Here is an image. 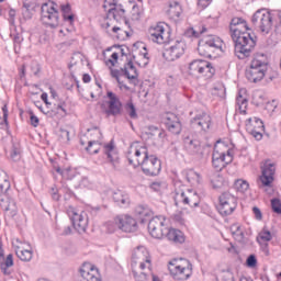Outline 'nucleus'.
<instances>
[{
	"mask_svg": "<svg viewBox=\"0 0 281 281\" xmlns=\"http://www.w3.org/2000/svg\"><path fill=\"white\" fill-rule=\"evenodd\" d=\"M121 72H122V70L111 68V76H112V78H115V80L119 82V85H122V82L120 81Z\"/></svg>",
	"mask_w": 281,
	"mask_h": 281,
	"instance_id": "nucleus-56",
	"label": "nucleus"
},
{
	"mask_svg": "<svg viewBox=\"0 0 281 281\" xmlns=\"http://www.w3.org/2000/svg\"><path fill=\"white\" fill-rule=\"evenodd\" d=\"M181 4H179V2L170 3L167 10L169 19H179V16H181Z\"/></svg>",
	"mask_w": 281,
	"mask_h": 281,
	"instance_id": "nucleus-35",
	"label": "nucleus"
},
{
	"mask_svg": "<svg viewBox=\"0 0 281 281\" xmlns=\"http://www.w3.org/2000/svg\"><path fill=\"white\" fill-rule=\"evenodd\" d=\"M149 41L153 43H158V45H164L165 43H170V31H166L165 23H158L148 31Z\"/></svg>",
	"mask_w": 281,
	"mask_h": 281,
	"instance_id": "nucleus-12",
	"label": "nucleus"
},
{
	"mask_svg": "<svg viewBox=\"0 0 281 281\" xmlns=\"http://www.w3.org/2000/svg\"><path fill=\"white\" fill-rule=\"evenodd\" d=\"M211 183L215 190L221 188V186H223V177H221V175H216L215 178L211 180Z\"/></svg>",
	"mask_w": 281,
	"mask_h": 281,
	"instance_id": "nucleus-48",
	"label": "nucleus"
},
{
	"mask_svg": "<svg viewBox=\"0 0 281 281\" xmlns=\"http://www.w3.org/2000/svg\"><path fill=\"white\" fill-rule=\"evenodd\" d=\"M272 238L273 236L271 235V232H269L267 227H263L257 237V243H269Z\"/></svg>",
	"mask_w": 281,
	"mask_h": 281,
	"instance_id": "nucleus-40",
	"label": "nucleus"
},
{
	"mask_svg": "<svg viewBox=\"0 0 281 281\" xmlns=\"http://www.w3.org/2000/svg\"><path fill=\"white\" fill-rule=\"evenodd\" d=\"M135 214L139 216L140 223H146V218L153 216V211L148 206L139 204L135 209Z\"/></svg>",
	"mask_w": 281,
	"mask_h": 281,
	"instance_id": "nucleus-33",
	"label": "nucleus"
},
{
	"mask_svg": "<svg viewBox=\"0 0 281 281\" xmlns=\"http://www.w3.org/2000/svg\"><path fill=\"white\" fill-rule=\"evenodd\" d=\"M166 127L168 128L169 133H172V135H180L182 131L181 121L179 117L175 114H168L166 117Z\"/></svg>",
	"mask_w": 281,
	"mask_h": 281,
	"instance_id": "nucleus-23",
	"label": "nucleus"
},
{
	"mask_svg": "<svg viewBox=\"0 0 281 281\" xmlns=\"http://www.w3.org/2000/svg\"><path fill=\"white\" fill-rule=\"evenodd\" d=\"M148 148L146 146L139 145V143H133L127 150V160L131 166L137 168L144 165L149 158Z\"/></svg>",
	"mask_w": 281,
	"mask_h": 281,
	"instance_id": "nucleus-7",
	"label": "nucleus"
},
{
	"mask_svg": "<svg viewBox=\"0 0 281 281\" xmlns=\"http://www.w3.org/2000/svg\"><path fill=\"white\" fill-rule=\"evenodd\" d=\"M9 23L10 25H14V18L16 16V11L14 9H10L9 11Z\"/></svg>",
	"mask_w": 281,
	"mask_h": 281,
	"instance_id": "nucleus-59",
	"label": "nucleus"
},
{
	"mask_svg": "<svg viewBox=\"0 0 281 281\" xmlns=\"http://www.w3.org/2000/svg\"><path fill=\"white\" fill-rule=\"evenodd\" d=\"M55 171L60 175L61 177H67L69 169L63 170L60 167H55Z\"/></svg>",
	"mask_w": 281,
	"mask_h": 281,
	"instance_id": "nucleus-62",
	"label": "nucleus"
},
{
	"mask_svg": "<svg viewBox=\"0 0 281 281\" xmlns=\"http://www.w3.org/2000/svg\"><path fill=\"white\" fill-rule=\"evenodd\" d=\"M67 214L78 234H85L89 227V215L85 211H79L74 206L67 209Z\"/></svg>",
	"mask_w": 281,
	"mask_h": 281,
	"instance_id": "nucleus-9",
	"label": "nucleus"
},
{
	"mask_svg": "<svg viewBox=\"0 0 281 281\" xmlns=\"http://www.w3.org/2000/svg\"><path fill=\"white\" fill-rule=\"evenodd\" d=\"M132 276L135 281H148L153 276V262L145 247L134 250L132 257Z\"/></svg>",
	"mask_w": 281,
	"mask_h": 281,
	"instance_id": "nucleus-2",
	"label": "nucleus"
},
{
	"mask_svg": "<svg viewBox=\"0 0 281 281\" xmlns=\"http://www.w3.org/2000/svg\"><path fill=\"white\" fill-rule=\"evenodd\" d=\"M80 273L86 281H100V273L91 263H83L80 268Z\"/></svg>",
	"mask_w": 281,
	"mask_h": 281,
	"instance_id": "nucleus-24",
	"label": "nucleus"
},
{
	"mask_svg": "<svg viewBox=\"0 0 281 281\" xmlns=\"http://www.w3.org/2000/svg\"><path fill=\"white\" fill-rule=\"evenodd\" d=\"M15 254L18 258L22 260V262H30V260H32V257L34 256V252L32 251V249H26L21 247H18L15 249Z\"/></svg>",
	"mask_w": 281,
	"mask_h": 281,
	"instance_id": "nucleus-34",
	"label": "nucleus"
},
{
	"mask_svg": "<svg viewBox=\"0 0 281 281\" xmlns=\"http://www.w3.org/2000/svg\"><path fill=\"white\" fill-rule=\"evenodd\" d=\"M246 265H247V267H250V269H254V267H256V265H258V259H256V255L248 256V258L246 260Z\"/></svg>",
	"mask_w": 281,
	"mask_h": 281,
	"instance_id": "nucleus-49",
	"label": "nucleus"
},
{
	"mask_svg": "<svg viewBox=\"0 0 281 281\" xmlns=\"http://www.w3.org/2000/svg\"><path fill=\"white\" fill-rule=\"evenodd\" d=\"M168 269L173 280L186 281L192 276V263L188 259H173Z\"/></svg>",
	"mask_w": 281,
	"mask_h": 281,
	"instance_id": "nucleus-4",
	"label": "nucleus"
},
{
	"mask_svg": "<svg viewBox=\"0 0 281 281\" xmlns=\"http://www.w3.org/2000/svg\"><path fill=\"white\" fill-rule=\"evenodd\" d=\"M132 16L134 21H139V5L134 4L132 8Z\"/></svg>",
	"mask_w": 281,
	"mask_h": 281,
	"instance_id": "nucleus-53",
	"label": "nucleus"
},
{
	"mask_svg": "<svg viewBox=\"0 0 281 281\" xmlns=\"http://www.w3.org/2000/svg\"><path fill=\"white\" fill-rule=\"evenodd\" d=\"M114 223L122 232H137V221L130 215H117Z\"/></svg>",
	"mask_w": 281,
	"mask_h": 281,
	"instance_id": "nucleus-18",
	"label": "nucleus"
},
{
	"mask_svg": "<svg viewBox=\"0 0 281 281\" xmlns=\"http://www.w3.org/2000/svg\"><path fill=\"white\" fill-rule=\"evenodd\" d=\"M221 281H234V273H232L231 271L222 272Z\"/></svg>",
	"mask_w": 281,
	"mask_h": 281,
	"instance_id": "nucleus-51",
	"label": "nucleus"
},
{
	"mask_svg": "<svg viewBox=\"0 0 281 281\" xmlns=\"http://www.w3.org/2000/svg\"><path fill=\"white\" fill-rule=\"evenodd\" d=\"M52 198L54 201H59L60 200V194H58V189H52Z\"/></svg>",
	"mask_w": 281,
	"mask_h": 281,
	"instance_id": "nucleus-64",
	"label": "nucleus"
},
{
	"mask_svg": "<svg viewBox=\"0 0 281 281\" xmlns=\"http://www.w3.org/2000/svg\"><path fill=\"white\" fill-rule=\"evenodd\" d=\"M112 199L114 203L121 207H128V205H131V198H128V194L124 193V191H115Z\"/></svg>",
	"mask_w": 281,
	"mask_h": 281,
	"instance_id": "nucleus-30",
	"label": "nucleus"
},
{
	"mask_svg": "<svg viewBox=\"0 0 281 281\" xmlns=\"http://www.w3.org/2000/svg\"><path fill=\"white\" fill-rule=\"evenodd\" d=\"M186 179L188 183H201V175L196 173L194 170L188 171Z\"/></svg>",
	"mask_w": 281,
	"mask_h": 281,
	"instance_id": "nucleus-42",
	"label": "nucleus"
},
{
	"mask_svg": "<svg viewBox=\"0 0 281 281\" xmlns=\"http://www.w3.org/2000/svg\"><path fill=\"white\" fill-rule=\"evenodd\" d=\"M231 232L235 238V240H238L239 243H241V240H244L245 238V233H243V229L240 228V226L238 225H233L231 227Z\"/></svg>",
	"mask_w": 281,
	"mask_h": 281,
	"instance_id": "nucleus-41",
	"label": "nucleus"
},
{
	"mask_svg": "<svg viewBox=\"0 0 281 281\" xmlns=\"http://www.w3.org/2000/svg\"><path fill=\"white\" fill-rule=\"evenodd\" d=\"M245 90H239L237 98H236V104L239 109V113L241 115H247V104H249V100L247 97L243 95Z\"/></svg>",
	"mask_w": 281,
	"mask_h": 281,
	"instance_id": "nucleus-32",
	"label": "nucleus"
},
{
	"mask_svg": "<svg viewBox=\"0 0 281 281\" xmlns=\"http://www.w3.org/2000/svg\"><path fill=\"white\" fill-rule=\"evenodd\" d=\"M113 143H110L108 145H104L103 147V153L106 154L108 159H110L111 164H115V158H113V155H111V153H113Z\"/></svg>",
	"mask_w": 281,
	"mask_h": 281,
	"instance_id": "nucleus-45",
	"label": "nucleus"
},
{
	"mask_svg": "<svg viewBox=\"0 0 281 281\" xmlns=\"http://www.w3.org/2000/svg\"><path fill=\"white\" fill-rule=\"evenodd\" d=\"M252 214L255 215L256 221L262 220V211L258 206L252 207Z\"/></svg>",
	"mask_w": 281,
	"mask_h": 281,
	"instance_id": "nucleus-54",
	"label": "nucleus"
},
{
	"mask_svg": "<svg viewBox=\"0 0 281 281\" xmlns=\"http://www.w3.org/2000/svg\"><path fill=\"white\" fill-rule=\"evenodd\" d=\"M271 207H272V211L276 214H281V201H280V199H272L271 200Z\"/></svg>",
	"mask_w": 281,
	"mask_h": 281,
	"instance_id": "nucleus-46",
	"label": "nucleus"
},
{
	"mask_svg": "<svg viewBox=\"0 0 281 281\" xmlns=\"http://www.w3.org/2000/svg\"><path fill=\"white\" fill-rule=\"evenodd\" d=\"M251 23L261 34H269L273 30V15L265 9H259L254 13Z\"/></svg>",
	"mask_w": 281,
	"mask_h": 281,
	"instance_id": "nucleus-5",
	"label": "nucleus"
},
{
	"mask_svg": "<svg viewBox=\"0 0 281 281\" xmlns=\"http://www.w3.org/2000/svg\"><path fill=\"white\" fill-rule=\"evenodd\" d=\"M10 157H11L12 161L21 160V145L19 143L12 144Z\"/></svg>",
	"mask_w": 281,
	"mask_h": 281,
	"instance_id": "nucleus-39",
	"label": "nucleus"
},
{
	"mask_svg": "<svg viewBox=\"0 0 281 281\" xmlns=\"http://www.w3.org/2000/svg\"><path fill=\"white\" fill-rule=\"evenodd\" d=\"M111 58L112 59H108L105 61V65H111V67H115V61L117 60V58H120V56L117 55V53H113Z\"/></svg>",
	"mask_w": 281,
	"mask_h": 281,
	"instance_id": "nucleus-55",
	"label": "nucleus"
},
{
	"mask_svg": "<svg viewBox=\"0 0 281 281\" xmlns=\"http://www.w3.org/2000/svg\"><path fill=\"white\" fill-rule=\"evenodd\" d=\"M108 109L105 110L106 115H113L114 117L117 115H122V101L120 98L111 91L108 92Z\"/></svg>",
	"mask_w": 281,
	"mask_h": 281,
	"instance_id": "nucleus-20",
	"label": "nucleus"
},
{
	"mask_svg": "<svg viewBox=\"0 0 281 281\" xmlns=\"http://www.w3.org/2000/svg\"><path fill=\"white\" fill-rule=\"evenodd\" d=\"M166 220L161 216L153 217L148 223V232L153 238L161 239L166 233Z\"/></svg>",
	"mask_w": 281,
	"mask_h": 281,
	"instance_id": "nucleus-16",
	"label": "nucleus"
},
{
	"mask_svg": "<svg viewBox=\"0 0 281 281\" xmlns=\"http://www.w3.org/2000/svg\"><path fill=\"white\" fill-rule=\"evenodd\" d=\"M183 144L184 150H187L189 155H199V153H201V142L199 139L186 137Z\"/></svg>",
	"mask_w": 281,
	"mask_h": 281,
	"instance_id": "nucleus-26",
	"label": "nucleus"
},
{
	"mask_svg": "<svg viewBox=\"0 0 281 281\" xmlns=\"http://www.w3.org/2000/svg\"><path fill=\"white\" fill-rule=\"evenodd\" d=\"M126 11L122 7H110L108 10V19H113L116 23L125 22V25H128V20L125 16Z\"/></svg>",
	"mask_w": 281,
	"mask_h": 281,
	"instance_id": "nucleus-25",
	"label": "nucleus"
},
{
	"mask_svg": "<svg viewBox=\"0 0 281 281\" xmlns=\"http://www.w3.org/2000/svg\"><path fill=\"white\" fill-rule=\"evenodd\" d=\"M54 5V2H46L42 5V21L45 25L53 29L58 27L60 19L58 16V10Z\"/></svg>",
	"mask_w": 281,
	"mask_h": 281,
	"instance_id": "nucleus-10",
	"label": "nucleus"
},
{
	"mask_svg": "<svg viewBox=\"0 0 281 281\" xmlns=\"http://www.w3.org/2000/svg\"><path fill=\"white\" fill-rule=\"evenodd\" d=\"M110 8H122V3L120 2V0H105L104 4H103V9L106 10V7Z\"/></svg>",
	"mask_w": 281,
	"mask_h": 281,
	"instance_id": "nucleus-47",
	"label": "nucleus"
},
{
	"mask_svg": "<svg viewBox=\"0 0 281 281\" xmlns=\"http://www.w3.org/2000/svg\"><path fill=\"white\" fill-rule=\"evenodd\" d=\"M223 46V41L215 35H209L202 38L198 44V52L200 56L204 58H212V54L216 52V49H221Z\"/></svg>",
	"mask_w": 281,
	"mask_h": 281,
	"instance_id": "nucleus-8",
	"label": "nucleus"
},
{
	"mask_svg": "<svg viewBox=\"0 0 281 281\" xmlns=\"http://www.w3.org/2000/svg\"><path fill=\"white\" fill-rule=\"evenodd\" d=\"M216 74V69L207 60L195 59L189 64V76L193 78H205L210 80Z\"/></svg>",
	"mask_w": 281,
	"mask_h": 281,
	"instance_id": "nucleus-6",
	"label": "nucleus"
},
{
	"mask_svg": "<svg viewBox=\"0 0 281 281\" xmlns=\"http://www.w3.org/2000/svg\"><path fill=\"white\" fill-rule=\"evenodd\" d=\"M31 69L34 76H38L41 74V65L40 64H32Z\"/></svg>",
	"mask_w": 281,
	"mask_h": 281,
	"instance_id": "nucleus-60",
	"label": "nucleus"
},
{
	"mask_svg": "<svg viewBox=\"0 0 281 281\" xmlns=\"http://www.w3.org/2000/svg\"><path fill=\"white\" fill-rule=\"evenodd\" d=\"M2 113H3V122L5 126H8V105H3Z\"/></svg>",
	"mask_w": 281,
	"mask_h": 281,
	"instance_id": "nucleus-63",
	"label": "nucleus"
},
{
	"mask_svg": "<svg viewBox=\"0 0 281 281\" xmlns=\"http://www.w3.org/2000/svg\"><path fill=\"white\" fill-rule=\"evenodd\" d=\"M205 32H207V27L205 26H202V29L200 30H194L193 27H190L184 32V36H187L188 38H199V36H201V34H205Z\"/></svg>",
	"mask_w": 281,
	"mask_h": 281,
	"instance_id": "nucleus-38",
	"label": "nucleus"
},
{
	"mask_svg": "<svg viewBox=\"0 0 281 281\" xmlns=\"http://www.w3.org/2000/svg\"><path fill=\"white\" fill-rule=\"evenodd\" d=\"M10 188V179H8L5 172H0V201H5V199H8V191Z\"/></svg>",
	"mask_w": 281,
	"mask_h": 281,
	"instance_id": "nucleus-28",
	"label": "nucleus"
},
{
	"mask_svg": "<svg viewBox=\"0 0 281 281\" xmlns=\"http://www.w3.org/2000/svg\"><path fill=\"white\" fill-rule=\"evenodd\" d=\"M34 10V3L32 0H23L22 14L24 19H32V11Z\"/></svg>",
	"mask_w": 281,
	"mask_h": 281,
	"instance_id": "nucleus-37",
	"label": "nucleus"
},
{
	"mask_svg": "<svg viewBox=\"0 0 281 281\" xmlns=\"http://www.w3.org/2000/svg\"><path fill=\"white\" fill-rule=\"evenodd\" d=\"M191 126L198 128V131L207 132L212 126V116L205 112L198 114L191 120Z\"/></svg>",
	"mask_w": 281,
	"mask_h": 281,
	"instance_id": "nucleus-19",
	"label": "nucleus"
},
{
	"mask_svg": "<svg viewBox=\"0 0 281 281\" xmlns=\"http://www.w3.org/2000/svg\"><path fill=\"white\" fill-rule=\"evenodd\" d=\"M231 36L235 43V55L239 60H245L251 56L254 47H256V35L248 33L249 26L243 18H233L229 24Z\"/></svg>",
	"mask_w": 281,
	"mask_h": 281,
	"instance_id": "nucleus-1",
	"label": "nucleus"
},
{
	"mask_svg": "<svg viewBox=\"0 0 281 281\" xmlns=\"http://www.w3.org/2000/svg\"><path fill=\"white\" fill-rule=\"evenodd\" d=\"M38 116L34 115V113L31 112V124L34 126V128H36V126H38Z\"/></svg>",
	"mask_w": 281,
	"mask_h": 281,
	"instance_id": "nucleus-61",
	"label": "nucleus"
},
{
	"mask_svg": "<svg viewBox=\"0 0 281 281\" xmlns=\"http://www.w3.org/2000/svg\"><path fill=\"white\" fill-rule=\"evenodd\" d=\"M218 212L222 216H229L238 205V200L229 192H224L218 198Z\"/></svg>",
	"mask_w": 281,
	"mask_h": 281,
	"instance_id": "nucleus-11",
	"label": "nucleus"
},
{
	"mask_svg": "<svg viewBox=\"0 0 281 281\" xmlns=\"http://www.w3.org/2000/svg\"><path fill=\"white\" fill-rule=\"evenodd\" d=\"M269 70V57L265 53H256L246 69V78L249 82H260Z\"/></svg>",
	"mask_w": 281,
	"mask_h": 281,
	"instance_id": "nucleus-3",
	"label": "nucleus"
},
{
	"mask_svg": "<svg viewBox=\"0 0 281 281\" xmlns=\"http://www.w3.org/2000/svg\"><path fill=\"white\" fill-rule=\"evenodd\" d=\"M176 205L183 203V205H189L190 207H199L201 203V196L193 189H189L186 192L177 193L175 199Z\"/></svg>",
	"mask_w": 281,
	"mask_h": 281,
	"instance_id": "nucleus-14",
	"label": "nucleus"
},
{
	"mask_svg": "<svg viewBox=\"0 0 281 281\" xmlns=\"http://www.w3.org/2000/svg\"><path fill=\"white\" fill-rule=\"evenodd\" d=\"M164 238L168 240H172V243H186V237L183 236V232L177 228H166L164 233Z\"/></svg>",
	"mask_w": 281,
	"mask_h": 281,
	"instance_id": "nucleus-27",
	"label": "nucleus"
},
{
	"mask_svg": "<svg viewBox=\"0 0 281 281\" xmlns=\"http://www.w3.org/2000/svg\"><path fill=\"white\" fill-rule=\"evenodd\" d=\"M125 111L128 113L132 120H137V110L135 109V104H133L132 101L125 104Z\"/></svg>",
	"mask_w": 281,
	"mask_h": 281,
	"instance_id": "nucleus-43",
	"label": "nucleus"
},
{
	"mask_svg": "<svg viewBox=\"0 0 281 281\" xmlns=\"http://www.w3.org/2000/svg\"><path fill=\"white\" fill-rule=\"evenodd\" d=\"M60 10L64 13V16H66V14H69V12H71V4H61Z\"/></svg>",
	"mask_w": 281,
	"mask_h": 281,
	"instance_id": "nucleus-58",
	"label": "nucleus"
},
{
	"mask_svg": "<svg viewBox=\"0 0 281 281\" xmlns=\"http://www.w3.org/2000/svg\"><path fill=\"white\" fill-rule=\"evenodd\" d=\"M276 176V164L271 160H266L261 166V176L259 177V188H269L273 183Z\"/></svg>",
	"mask_w": 281,
	"mask_h": 281,
	"instance_id": "nucleus-13",
	"label": "nucleus"
},
{
	"mask_svg": "<svg viewBox=\"0 0 281 281\" xmlns=\"http://www.w3.org/2000/svg\"><path fill=\"white\" fill-rule=\"evenodd\" d=\"M123 75L126 76L128 80H137L139 74L137 72V68L133 65V60H130L124 68H121Z\"/></svg>",
	"mask_w": 281,
	"mask_h": 281,
	"instance_id": "nucleus-31",
	"label": "nucleus"
},
{
	"mask_svg": "<svg viewBox=\"0 0 281 281\" xmlns=\"http://www.w3.org/2000/svg\"><path fill=\"white\" fill-rule=\"evenodd\" d=\"M225 146L215 145L212 154V164L215 170L225 168Z\"/></svg>",
	"mask_w": 281,
	"mask_h": 281,
	"instance_id": "nucleus-22",
	"label": "nucleus"
},
{
	"mask_svg": "<svg viewBox=\"0 0 281 281\" xmlns=\"http://www.w3.org/2000/svg\"><path fill=\"white\" fill-rule=\"evenodd\" d=\"M247 133H256V131H265V123L258 117L248 119L246 121Z\"/></svg>",
	"mask_w": 281,
	"mask_h": 281,
	"instance_id": "nucleus-29",
	"label": "nucleus"
},
{
	"mask_svg": "<svg viewBox=\"0 0 281 281\" xmlns=\"http://www.w3.org/2000/svg\"><path fill=\"white\" fill-rule=\"evenodd\" d=\"M186 54V43L182 41H177L175 45L167 48L162 56L165 59H167L169 63H172L175 60H178V58H181Z\"/></svg>",
	"mask_w": 281,
	"mask_h": 281,
	"instance_id": "nucleus-17",
	"label": "nucleus"
},
{
	"mask_svg": "<svg viewBox=\"0 0 281 281\" xmlns=\"http://www.w3.org/2000/svg\"><path fill=\"white\" fill-rule=\"evenodd\" d=\"M140 168L147 177H157L161 172V160L155 155H149Z\"/></svg>",
	"mask_w": 281,
	"mask_h": 281,
	"instance_id": "nucleus-15",
	"label": "nucleus"
},
{
	"mask_svg": "<svg viewBox=\"0 0 281 281\" xmlns=\"http://www.w3.org/2000/svg\"><path fill=\"white\" fill-rule=\"evenodd\" d=\"M59 139L63 142V144L69 143V131L60 130Z\"/></svg>",
	"mask_w": 281,
	"mask_h": 281,
	"instance_id": "nucleus-50",
	"label": "nucleus"
},
{
	"mask_svg": "<svg viewBox=\"0 0 281 281\" xmlns=\"http://www.w3.org/2000/svg\"><path fill=\"white\" fill-rule=\"evenodd\" d=\"M235 188L238 192H247V190H249V182L245 180H236Z\"/></svg>",
	"mask_w": 281,
	"mask_h": 281,
	"instance_id": "nucleus-44",
	"label": "nucleus"
},
{
	"mask_svg": "<svg viewBox=\"0 0 281 281\" xmlns=\"http://www.w3.org/2000/svg\"><path fill=\"white\" fill-rule=\"evenodd\" d=\"M88 133H91L90 135H93V137L88 142L86 150L87 153H90V155H98V153H100V146H102L98 139L102 137V132H98V126H94L92 128H88Z\"/></svg>",
	"mask_w": 281,
	"mask_h": 281,
	"instance_id": "nucleus-21",
	"label": "nucleus"
},
{
	"mask_svg": "<svg viewBox=\"0 0 281 281\" xmlns=\"http://www.w3.org/2000/svg\"><path fill=\"white\" fill-rule=\"evenodd\" d=\"M234 159V156H232V151L229 149L224 150V166H227V164H232Z\"/></svg>",
	"mask_w": 281,
	"mask_h": 281,
	"instance_id": "nucleus-52",
	"label": "nucleus"
},
{
	"mask_svg": "<svg viewBox=\"0 0 281 281\" xmlns=\"http://www.w3.org/2000/svg\"><path fill=\"white\" fill-rule=\"evenodd\" d=\"M249 135H252V137H255V139H257V142H260V139H262V133H265V131H256V132H248Z\"/></svg>",
	"mask_w": 281,
	"mask_h": 281,
	"instance_id": "nucleus-57",
	"label": "nucleus"
},
{
	"mask_svg": "<svg viewBox=\"0 0 281 281\" xmlns=\"http://www.w3.org/2000/svg\"><path fill=\"white\" fill-rule=\"evenodd\" d=\"M10 267H14V259L12 254L8 255L4 262L0 263V269L3 273V276H10V273H12L10 271Z\"/></svg>",
	"mask_w": 281,
	"mask_h": 281,
	"instance_id": "nucleus-36",
	"label": "nucleus"
}]
</instances>
